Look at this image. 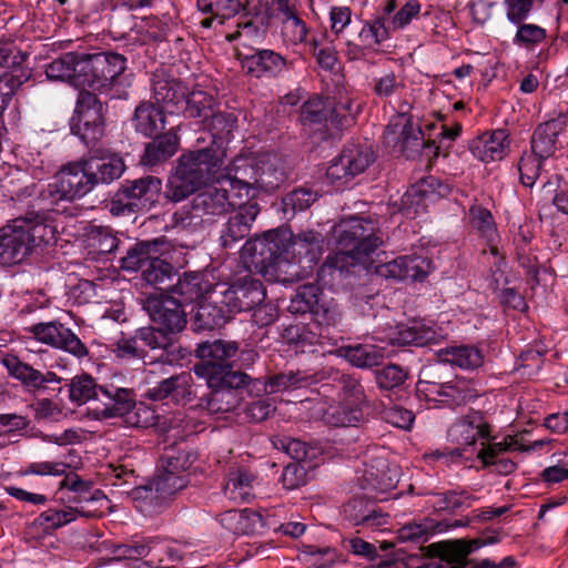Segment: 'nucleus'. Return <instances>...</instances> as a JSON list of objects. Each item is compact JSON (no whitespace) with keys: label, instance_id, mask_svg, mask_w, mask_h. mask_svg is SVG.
Here are the masks:
<instances>
[{"label":"nucleus","instance_id":"1","mask_svg":"<svg viewBox=\"0 0 568 568\" xmlns=\"http://www.w3.org/2000/svg\"><path fill=\"white\" fill-rule=\"evenodd\" d=\"M339 251L328 255L317 272V277L324 280L325 275L343 273L347 267L348 258L361 262L384 243V234L377 220L367 216H349L343 219L334 229Z\"/></svg>","mask_w":568,"mask_h":568},{"label":"nucleus","instance_id":"2","mask_svg":"<svg viewBox=\"0 0 568 568\" xmlns=\"http://www.w3.org/2000/svg\"><path fill=\"white\" fill-rule=\"evenodd\" d=\"M223 159L216 148L187 151L179 156L166 184L165 199L182 202L219 178Z\"/></svg>","mask_w":568,"mask_h":568},{"label":"nucleus","instance_id":"3","mask_svg":"<svg viewBox=\"0 0 568 568\" xmlns=\"http://www.w3.org/2000/svg\"><path fill=\"white\" fill-rule=\"evenodd\" d=\"M93 184L84 158L63 165L54 175L53 182L43 187L37 201L43 209H53L60 201L72 202L92 191Z\"/></svg>","mask_w":568,"mask_h":568},{"label":"nucleus","instance_id":"4","mask_svg":"<svg viewBox=\"0 0 568 568\" xmlns=\"http://www.w3.org/2000/svg\"><path fill=\"white\" fill-rule=\"evenodd\" d=\"M100 399L93 408V416L97 419L123 418L126 426L145 427L149 414L146 407L136 406L135 393L132 388L116 387L112 384L99 387Z\"/></svg>","mask_w":568,"mask_h":568},{"label":"nucleus","instance_id":"5","mask_svg":"<svg viewBox=\"0 0 568 568\" xmlns=\"http://www.w3.org/2000/svg\"><path fill=\"white\" fill-rule=\"evenodd\" d=\"M239 352L236 342L216 339L203 342L196 346L195 356L200 363L195 364L193 371L196 376L204 378L206 383L216 385L231 374L243 373L234 368L233 358Z\"/></svg>","mask_w":568,"mask_h":568},{"label":"nucleus","instance_id":"6","mask_svg":"<svg viewBox=\"0 0 568 568\" xmlns=\"http://www.w3.org/2000/svg\"><path fill=\"white\" fill-rule=\"evenodd\" d=\"M125 62L126 59L119 53H82L78 69L81 75L78 77L77 82L81 83V88L109 90L125 71Z\"/></svg>","mask_w":568,"mask_h":568},{"label":"nucleus","instance_id":"7","mask_svg":"<svg viewBox=\"0 0 568 568\" xmlns=\"http://www.w3.org/2000/svg\"><path fill=\"white\" fill-rule=\"evenodd\" d=\"M210 394L203 398V405L211 414L229 413L236 409L243 400V392L248 395L264 390L260 378H252L246 373L231 374L216 385L206 383Z\"/></svg>","mask_w":568,"mask_h":568},{"label":"nucleus","instance_id":"8","mask_svg":"<svg viewBox=\"0 0 568 568\" xmlns=\"http://www.w3.org/2000/svg\"><path fill=\"white\" fill-rule=\"evenodd\" d=\"M162 195V180L154 175H144L134 180H126L116 191L111 202L113 214L150 211Z\"/></svg>","mask_w":568,"mask_h":568},{"label":"nucleus","instance_id":"9","mask_svg":"<svg viewBox=\"0 0 568 568\" xmlns=\"http://www.w3.org/2000/svg\"><path fill=\"white\" fill-rule=\"evenodd\" d=\"M384 142L392 146L394 152L404 155L406 159H416L426 148H432L434 142L425 141L423 131L414 125L412 119L399 112L385 128Z\"/></svg>","mask_w":568,"mask_h":568},{"label":"nucleus","instance_id":"10","mask_svg":"<svg viewBox=\"0 0 568 568\" xmlns=\"http://www.w3.org/2000/svg\"><path fill=\"white\" fill-rule=\"evenodd\" d=\"M217 288L221 291L232 316L236 313L254 310L264 302L266 296L263 283L250 275L239 277L234 282L219 280Z\"/></svg>","mask_w":568,"mask_h":568},{"label":"nucleus","instance_id":"11","mask_svg":"<svg viewBox=\"0 0 568 568\" xmlns=\"http://www.w3.org/2000/svg\"><path fill=\"white\" fill-rule=\"evenodd\" d=\"M143 308L151 321L173 335L181 333L187 324L182 301L170 294H150L143 300Z\"/></svg>","mask_w":568,"mask_h":568},{"label":"nucleus","instance_id":"12","mask_svg":"<svg viewBox=\"0 0 568 568\" xmlns=\"http://www.w3.org/2000/svg\"><path fill=\"white\" fill-rule=\"evenodd\" d=\"M214 183L197 193L191 202L193 215L206 222L226 214L239 204L237 197L227 186L222 185L219 178Z\"/></svg>","mask_w":568,"mask_h":568},{"label":"nucleus","instance_id":"13","mask_svg":"<svg viewBox=\"0 0 568 568\" xmlns=\"http://www.w3.org/2000/svg\"><path fill=\"white\" fill-rule=\"evenodd\" d=\"M257 158L236 156L225 169L219 172V179L223 186L237 197L240 202L248 199L251 191L256 190L257 183Z\"/></svg>","mask_w":568,"mask_h":568},{"label":"nucleus","instance_id":"14","mask_svg":"<svg viewBox=\"0 0 568 568\" xmlns=\"http://www.w3.org/2000/svg\"><path fill=\"white\" fill-rule=\"evenodd\" d=\"M284 252V243L274 230L264 232L245 242L242 258L258 272L267 271Z\"/></svg>","mask_w":568,"mask_h":568},{"label":"nucleus","instance_id":"15","mask_svg":"<svg viewBox=\"0 0 568 568\" xmlns=\"http://www.w3.org/2000/svg\"><path fill=\"white\" fill-rule=\"evenodd\" d=\"M136 338L141 339L143 347L160 352L156 361L175 364L187 358L192 352L176 342V336L168 333L159 325L145 326L136 329Z\"/></svg>","mask_w":568,"mask_h":568},{"label":"nucleus","instance_id":"16","mask_svg":"<svg viewBox=\"0 0 568 568\" xmlns=\"http://www.w3.org/2000/svg\"><path fill=\"white\" fill-rule=\"evenodd\" d=\"M375 161V154L369 146L352 144L327 168V178L335 182L348 181L363 173Z\"/></svg>","mask_w":568,"mask_h":568},{"label":"nucleus","instance_id":"17","mask_svg":"<svg viewBox=\"0 0 568 568\" xmlns=\"http://www.w3.org/2000/svg\"><path fill=\"white\" fill-rule=\"evenodd\" d=\"M29 332L39 342L61 348L78 358L89 354L87 346L81 339L59 322L34 324L29 328Z\"/></svg>","mask_w":568,"mask_h":568},{"label":"nucleus","instance_id":"18","mask_svg":"<svg viewBox=\"0 0 568 568\" xmlns=\"http://www.w3.org/2000/svg\"><path fill=\"white\" fill-rule=\"evenodd\" d=\"M241 67L252 78H276L287 72L293 62L273 50H255L251 54H239Z\"/></svg>","mask_w":568,"mask_h":568},{"label":"nucleus","instance_id":"19","mask_svg":"<svg viewBox=\"0 0 568 568\" xmlns=\"http://www.w3.org/2000/svg\"><path fill=\"white\" fill-rule=\"evenodd\" d=\"M187 484V475H180L159 467L156 475L149 485L133 490V497L134 499H145L150 503L155 500L156 504H162L185 488Z\"/></svg>","mask_w":568,"mask_h":568},{"label":"nucleus","instance_id":"20","mask_svg":"<svg viewBox=\"0 0 568 568\" xmlns=\"http://www.w3.org/2000/svg\"><path fill=\"white\" fill-rule=\"evenodd\" d=\"M232 314L222 297L217 286L209 295L200 301L197 311L194 315L195 331H212L222 327L232 318Z\"/></svg>","mask_w":568,"mask_h":568},{"label":"nucleus","instance_id":"21","mask_svg":"<svg viewBox=\"0 0 568 568\" xmlns=\"http://www.w3.org/2000/svg\"><path fill=\"white\" fill-rule=\"evenodd\" d=\"M479 538L477 539H449L433 542L425 547V556L428 558H439L449 564L447 568H465L468 564V556L473 550L484 546Z\"/></svg>","mask_w":568,"mask_h":568},{"label":"nucleus","instance_id":"22","mask_svg":"<svg viewBox=\"0 0 568 568\" xmlns=\"http://www.w3.org/2000/svg\"><path fill=\"white\" fill-rule=\"evenodd\" d=\"M39 211H28L23 216L14 219L23 233L29 237V246L49 244L55 240V227L48 214L53 209H43L41 201H38Z\"/></svg>","mask_w":568,"mask_h":568},{"label":"nucleus","instance_id":"23","mask_svg":"<svg viewBox=\"0 0 568 568\" xmlns=\"http://www.w3.org/2000/svg\"><path fill=\"white\" fill-rule=\"evenodd\" d=\"M217 282L219 278L209 272H185L169 292L179 296L182 304L199 302L217 286Z\"/></svg>","mask_w":568,"mask_h":568},{"label":"nucleus","instance_id":"24","mask_svg":"<svg viewBox=\"0 0 568 568\" xmlns=\"http://www.w3.org/2000/svg\"><path fill=\"white\" fill-rule=\"evenodd\" d=\"M32 252L29 237L23 229L13 220L11 224L0 230V265L11 266L19 264Z\"/></svg>","mask_w":568,"mask_h":568},{"label":"nucleus","instance_id":"25","mask_svg":"<svg viewBox=\"0 0 568 568\" xmlns=\"http://www.w3.org/2000/svg\"><path fill=\"white\" fill-rule=\"evenodd\" d=\"M237 206L222 231L221 243L223 247H231L236 242L245 239L261 211L256 202L243 203L239 201Z\"/></svg>","mask_w":568,"mask_h":568},{"label":"nucleus","instance_id":"26","mask_svg":"<svg viewBox=\"0 0 568 568\" xmlns=\"http://www.w3.org/2000/svg\"><path fill=\"white\" fill-rule=\"evenodd\" d=\"M145 396L154 402L168 398L176 403L180 400L191 402L193 396L192 377L187 373L173 375L149 388Z\"/></svg>","mask_w":568,"mask_h":568},{"label":"nucleus","instance_id":"27","mask_svg":"<svg viewBox=\"0 0 568 568\" xmlns=\"http://www.w3.org/2000/svg\"><path fill=\"white\" fill-rule=\"evenodd\" d=\"M566 116L559 115L539 124L531 138V152L549 159L558 149V136L566 128Z\"/></svg>","mask_w":568,"mask_h":568},{"label":"nucleus","instance_id":"28","mask_svg":"<svg viewBox=\"0 0 568 568\" xmlns=\"http://www.w3.org/2000/svg\"><path fill=\"white\" fill-rule=\"evenodd\" d=\"M450 436L458 445L471 446L477 438H489L490 426L480 412L474 410L453 425Z\"/></svg>","mask_w":568,"mask_h":568},{"label":"nucleus","instance_id":"29","mask_svg":"<svg viewBox=\"0 0 568 568\" xmlns=\"http://www.w3.org/2000/svg\"><path fill=\"white\" fill-rule=\"evenodd\" d=\"M219 521L235 535L261 534L266 527L263 516L252 509H230L219 515Z\"/></svg>","mask_w":568,"mask_h":568},{"label":"nucleus","instance_id":"30","mask_svg":"<svg viewBox=\"0 0 568 568\" xmlns=\"http://www.w3.org/2000/svg\"><path fill=\"white\" fill-rule=\"evenodd\" d=\"M256 190L266 192L278 189L286 180L285 161L277 154L266 153L257 158Z\"/></svg>","mask_w":568,"mask_h":568},{"label":"nucleus","instance_id":"31","mask_svg":"<svg viewBox=\"0 0 568 568\" xmlns=\"http://www.w3.org/2000/svg\"><path fill=\"white\" fill-rule=\"evenodd\" d=\"M169 247L164 236L152 241H141L135 243L126 251V254L120 260V266L124 271L143 272L154 255L162 254L163 250Z\"/></svg>","mask_w":568,"mask_h":568},{"label":"nucleus","instance_id":"32","mask_svg":"<svg viewBox=\"0 0 568 568\" xmlns=\"http://www.w3.org/2000/svg\"><path fill=\"white\" fill-rule=\"evenodd\" d=\"M344 514L353 525L367 528L381 527L387 521V516L365 497L349 500L344 507Z\"/></svg>","mask_w":568,"mask_h":568},{"label":"nucleus","instance_id":"33","mask_svg":"<svg viewBox=\"0 0 568 568\" xmlns=\"http://www.w3.org/2000/svg\"><path fill=\"white\" fill-rule=\"evenodd\" d=\"M165 122L163 106L145 101L135 108L132 118L135 131L149 138L161 133L165 129Z\"/></svg>","mask_w":568,"mask_h":568},{"label":"nucleus","instance_id":"34","mask_svg":"<svg viewBox=\"0 0 568 568\" xmlns=\"http://www.w3.org/2000/svg\"><path fill=\"white\" fill-rule=\"evenodd\" d=\"M508 148V135L504 130H497L480 135L471 143L470 150L483 162H490L504 159Z\"/></svg>","mask_w":568,"mask_h":568},{"label":"nucleus","instance_id":"35","mask_svg":"<svg viewBox=\"0 0 568 568\" xmlns=\"http://www.w3.org/2000/svg\"><path fill=\"white\" fill-rule=\"evenodd\" d=\"M93 187L99 184H110L121 178L125 171L122 158L112 155L105 158L90 156L84 159Z\"/></svg>","mask_w":568,"mask_h":568},{"label":"nucleus","instance_id":"36","mask_svg":"<svg viewBox=\"0 0 568 568\" xmlns=\"http://www.w3.org/2000/svg\"><path fill=\"white\" fill-rule=\"evenodd\" d=\"M152 138L153 140L145 144L144 153L141 156V163L146 166H154L168 161L179 146V138L173 129Z\"/></svg>","mask_w":568,"mask_h":568},{"label":"nucleus","instance_id":"37","mask_svg":"<svg viewBox=\"0 0 568 568\" xmlns=\"http://www.w3.org/2000/svg\"><path fill=\"white\" fill-rule=\"evenodd\" d=\"M1 364L6 367L9 376L19 381L27 390L33 393L41 390L43 381L41 371L36 369L12 354L3 356Z\"/></svg>","mask_w":568,"mask_h":568},{"label":"nucleus","instance_id":"38","mask_svg":"<svg viewBox=\"0 0 568 568\" xmlns=\"http://www.w3.org/2000/svg\"><path fill=\"white\" fill-rule=\"evenodd\" d=\"M152 90L154 103L166 109L169 113H173L186 97V88L174 79L156 78Z\"/></svg>","mask_w":568,"mask_h":568},{"label":"nucleus","instance_id":"39","mask_svg":"<svg viewBox=\"0 0 568 568\" xmlns=\"http://www.w3.org/2000/svg\"><path fill=\"white\" fill-rule=\"evenodd\" d=\"M82 53L68 52L54 59L45 68V74L51 80L65 81L75 88H81L77 82L81 73L78 71Z\"/></svg>","mask_w":568,"mask_h":568},{"label":"nucleus","instance_id":"40","mask_svg":"<svg viewBox=\"0 0 568 568\" xmlns=\"http://www.w3.org/2000/svg\"><path fill=\"white\" fill-rule=\"evenodd\" d=\"M116 233L109 226L91 225L85 230L83 243L90 254L104 255L118 248Z\"/></svg>","mask_w":568,"mask_h":568},{"label":"nucleus","instance_id":"41","mask_svg":"<svg viewBox=\"0 0 568 568\" xmlns=\"http://www.w3.org/2000/svg\"><path fill=\"white\" fill-rule=\"evenodd\" d=\"M438 357L443 363H449L465 369H474L484 363L480 349L474 346H452L438 351Z\"/></svg>","mask_w":568,"mask_h":568},{"label":"nucleus","instance_id":"42","mask_svg":"<svg viewBox=\"0 0 568 568\" xmlns=\"http://www.w3.org/2000/svg\"><path fill=\"white\" fill-rule=\"evenodd\" d=\"M436 336L437 334L432 327L423 324H414L413 326H398L389 341L393 345L398 346H425L434 343Z\"/></svg>","mask_w":568,"mask_h":568},{"label":"nucleus","instance_id":"43","mask_svg":"<svg viewBox=\"0 0 568 568\" xmlns=\"http://www.w3.org/2000/svg\"><path fill=\"white\" fill-rule=\"evenodd\" d=\"M324 236L320 232L303 231L293 236V252L315 264L323 254Z\"/></svg>","mask_w":568,"mask_h":568},{"label":"nucleus","instance_id":"44","mask_svg":"<svg viewBox=\"0 0 568 568\" xmlns=\"http://www.w3.org/2000/svg\"><path fill=\"white\" fill-rule=\"evenodd\" d=\"M203 126L211 133L213 145L219 151L220 144L229 140L231 133L236 126V116L226 112H212L206 120H203Z\"/></svg>","mask_w":568,"mask_h":568},{"label":"nucleus","instance_id":"45","mask_svg":"<svg viewBox=\"0 0 568 568\" xmlns=\"http://www.w3.org/2000/svg\"><path fill=\"white\" fill-rule=\"evenodd\" d=\"M300 116L304 126L321 125L327 129V123H331V100L320 97L308 99L301 106Z\"/></svg>","mask_w":568,"mask_h":568},{"label":"nucleus","instance_id":"46","mask_svg":"<svg viewBox=\"0 0 568 568\" xmlns=\"http://www.w3.org/2000/svg\"><path fill=\"white\" fill-rule=\"evenodd\" d=\"M195 460L196 455L187 447L169 446L164 448L159 467L180 475H187V469Z\"/></svg>","mask_w":568,"mask_h":568},{"label":"nucleus","instance_id":"47","mask_svg":"<svg viewBox=\"0 0 568 568\" xmlns=\"http://www.w3.org/2000/svg\"><path fill=\"white\" fill-rule=\"evenodd\" d=\"M324 297L322 288L312 283L298 286L295 294L291 297L288 311L292 314L313 313L315 306Z\"/></svg>","mask_w":568,"mask_h":568},{"label":"nucleus","instance_id":"48","mask_svg":"<svg viewBox=\"0 0 568 568\" xmlns=\"http://www.w3.org/2000/svg\"><path fill=\"white\" fill-rule=\"evenodd\" d=\"M255 477L244 469L230 473L224 485V494L234 501H247L253 496Z\"/></svg>","mask_w":568,"mask_h":568},{"label":"nucleus","instance_id":"49","mask_svg":"<svg viewBox=\"0 0 568 568\" xmlns=\"http://www.w3.org/2000/svg\"><path fill=\"white\" fill-rule=\"evenodd\" d=\"M175 273V267L171 263L160 258V255H154L146 267L143 268L142 277L148 284L163 290L164 285L171 286L169 283Z\"/></svg>","mask_w":568,"mask_h":568},{"label":"nucleus","instance_id":"50","mask_svg":"<svg viewBox=\"0 0 568 568\" xmlns=\"http://www.w3.org/2000/svg\"><path fill=\"white\" fill-rule=\"evenodd\" d=\"M311 377L300 371L280 373L271 376L267 381L260 379V383L265 387L264 390H255L256 395L260 394H274L286 390L291 387H298L308 384Z\"/></svg>","mask_w":568,"mask_h":568},{"label":"nucleus","instance_id":"51","mask_svg":"<svg viewBox=\"0 0 568 568\" xmlns=\"http://www.w3.org/2000/svg\"><path fill=\"white\" fill-rule=\"evenodd\" d=\"M343 356L354 366L369 368L382 363L383 353L372 345H355L341 348Z\"/></svg>","mask_w":568,"mask_h":568},{"label":"nucleus","instance_id":"52","mask_svg":"<svg viewBox=\"0 0 568 568\" xmlns=\"http://www.w3.org/2000/svg\"><path fill=\"white\" fill-rule=\"evenodd\" d=\"M94 378L89 374H82L71 379L69 384V397L71 402L79 405L93 399L98 403L100 399V390Z\"/></svg>","mask_w":568,"mask_h":568},{"label":"nucleus","instance_id":"53","mask_svg":"<svg viewBox=\"0 0 568 568\" xmlns=\"http://www.w3.org/2000/svg\"><path fill=\"white\" fill-rule=\"evenodd\" d=\"M545 444L544 440H536L532 445L527 446L524 442L517 437L508 436L505 442L495 443L489 445L488 447H484L478 453V458L483 460L485 466L494 463V459L497 458L498 454L507 452L509 449H518L521 452H528L530 449H535L537 447H541Z\"/></svg>","mask_w":568,"mask_h":568},{"label":"nucleus","instance_id":"54","mask_svg":"<svg viewBox=\"0 0 568 568\" xmlns=\"http://www.w3.org/2000/svg\"><path fill=\"white\" fill-rule=\"evenodd\" d=\"M312 317L317 326L328 332L329 328H335L342 324L343 313L334 300H327L324 296L315 306Z\"/></svg>","mask_w":568,"mask_h":568},{"label":"nucleus","instance_id":"55","mask_svg":"<svg viewBox=\"0 0 568 568\" xmlns=\"http://www.w3.org/2000/svg\"><path fill=\"white\" fill-rule=\"evenodd\" d=\"M71 130L85 145L93 146L104 134V118L94 115L87 116L85 120L73 119Z\"/></svg>","mask_w":568,"mask_h":568},{"label":"nucleus","instance_id":"56","mask_svg":"<svg viewBox=\"0 0 568 568\" xmlns=\"http://www.w3.org/2000/svg\"><path fill=\"white\" fill-rule=\"evenodd\" d=\"M197 8L203 13L220 18V24H223L225 19L233 18L244 10L241 0H197Z\"/></svg>","mask_w":568,"mask_h":568},{"label":"nucleus","instance_id":"57","mask_svg":"<svg viewBox=\"0 0 568 568\" xmlns=\"http://www.w3.org/2000/svg\"><path fill=\"white\" fill-rule=\"evenodd\" d=\"M184 100L186 115L189 118H203V120L210 116L215 104L214 98L204 91L186 93Z\"/></svg>","mask_w":568,"mask_h":568},{"label":"nucleus","instance_id":"58","mask_svg":"<svg viewBox=\"0 0 568 568\" xmlns=\"http://www.w3.org/2000/svg\"><path fill=\"white\" fill-rule=\"evenodd\" d=\"M374 374L378 387L386 390L400 387L408 377V371L397 364H388Z\"/></svg>","mask_w":568,"mask_h":568},{"label":"nucleus","instance_id":"59","mask_svg":"<svg viewBox=\"0 0 568 568\" xmlns=\"http://www.w3.org/2000/svg\"><path fill=\"white\" fill-rule=\"evenodd\" d=\"M538 154L532 152L524 153L518 162V171L520 174V182L525 186L532 187L536 184L537 179L541 174L542 162Z\"/></svg>","mask_w":568,"mask_h":568},{"label":"nucleus","instance_id":"60","mask_svg":"<svg viewBox=\"0 0 568 568\" xmlns=\"http://www.w3.org/2000/svg\"><path fill=\"white\" fill-rule=\"evenodd\" d=\"M105 108L97 95L90 91L81 90L77 100V118L85 120L87 116L104 118Z\"/></svg>","mask_w":568,"mask_h":568},{"label":"nucleus","instance_id":"61","mask_svg":"<svg viewBox=\"0 0 568 568\" xmlns=\"http://www.w3.org/2000/svg\"><path fill=\"white\" fill-rule=\"evenodd\" d=\"M83 516V517H93V511L85 510L82 506L75 507V508H68V509H48L47 511L42 513L40 518L50 525L52 528H59L63 525H67L74 520L77 516Z\"/></svg>","mask_w":568,"mask_h":568},{"label":"nucleus","instance_id":"62","mask_svg":"<svg viewBox=\"0 0 568 568\" xmlns=\"http://www.w3.org/2000/svg\"><path fill=\"white\" fill-rule=\"evenodd\" d=\"M469 222L473 229L488 236L495 231L494 217L490 211L479 204L469 207Z\"/></svg>","mask_w":568,"mask_h":568},{"label":"nucleus","instance_id":"63","mask_svg":"<svg viewBox=\"0 0 568 568\" xmlns=\"http://www.w3.org/2000/svg\"><path fill=\"white\" fill-rule=\"evenodd\" d=\"M438 500L436 503L438 509L455 511L462 507H470L471 501L476 498L467 491L449 490L446 493L437 494Z\"/></svg>","mask_w":568,"mask_h":568},{"label":"nucleus","instance_id":"64","mask_svg":"<svg viewBox=\"0 0 568 568\" xmlns=\"http://www.w3.org/2000/svg\"><path fill=\"white\" fill-rule=\"evenodd\" d=\"M388 38V28L385 26V20L378 18L371 23H366L359 32V39L363 47H372L379 44Z\"/></svg>","mask_w":568,"mask_h":568}]
</instances>
